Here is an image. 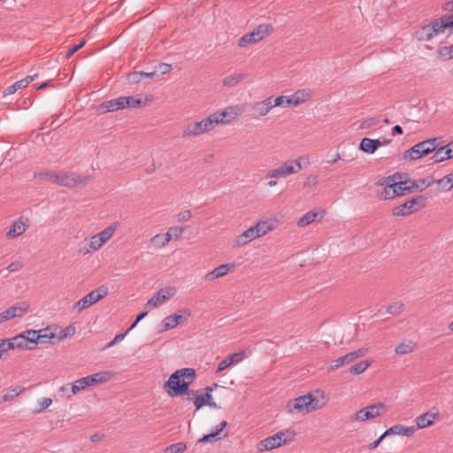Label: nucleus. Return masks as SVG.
<instances>
[{
  "mask_svg": "<svg viewBox=\"0 0 453 453\" xmlns=\"http://www.w3.org/2000/svg\"><path fill=\"white\" fill-rule=\"evenodd\" d=\"M437 56L441 60H449L453 58V44L450 46L440 47L437 50Z\"/></svg>",
  "mask_w": 453,
  "mask_h": 453,
  "instance_id": "a19ab883",
  "label": "nucleus"
},
{
  "mask_svg": "<svg viewBox=\"0 0 453 453\" xmlns=\"http://www.w3.org/2000/svg\"><path fill=\"white\" fill-rule=\"evenodd\" d=\"M386 411V406L382 403L370 404L355 413L351 418L352 422H364L367 419L373 418L381 415Z\"/></svg>",
  "mask_w": 453,
  "mask_h": 453,
  "instance_id": "9d476101",
  "label": "nucleus"
},
{
  "mask_svg": "<svg viewBox=\"0 0 453 453\" xmlns=\"http://www.w3.org/2000/svg\"><path fill=\"white\" fill-rule=\"evenodd\" d=\"M216 122L211 114L200 121L189 122L183 127L181 135L183 138L197 137L214 129Z\"/></svg>",
  "mask_w": 453,
  "mask_h": 453,
  "instance_id": "20e7f679",
  "label": "nucleus"
},
{
  "mask_svg": "<svg viewBox=\"0 0 453 453\" xmlns=\"http://www.w3.org/2000/svg\"><path fill=\"white\" fill-rule=\"evenodd\" d=\"M309 96L304 90H298L290 96H280L273 98V105L276 107L297 106L304 103Z\"/></svg>",
  "mask_w": 453,
  "mask_h": 453,
  "instance_id": "f8f14e48",
  "label": "nucleus"
},
{
  "mask_svg": "<svg viewBox=\"0 0 453 453\" xmlns=\"http://www.w3.org/2000/svg\"><path fill=\"white\" fill-rule=\"evenodd\" d=\"M29 304L27 302L19 303L13 306H11L4 311L0 313V324L14 318L22 317L27 312Z\"/></svg>",
  "mask_w": 453,
  "mask_h": 453,
  "instance_id": "4468645a",
  "label": "nucleus"
},
{
  "mask_svg": "<svg viewBox=\"0 0 453 453\" xmlns=\"http://www.w3.org/2000/svg\"><path fill=\"white\" fill-rule=\"evenodd\" d=\"M71 391L74 395L89 387L88 381L87 380L86 377L77 380L73 384H71Z\"/></svg>",
  "mask_w": 453,
  "mask_h": 453,
  "instance_id": "37998d69",
  "label": "nucleus"
},
{
  "mask_svg": "<svg viewBox=\"0 0 453 453\" xmlns=\"http://www.w3.org/2000/svg\"><path fill=\"white\" fill-rule=\"evenodd\" d=\"M183 231L184 227L182 226H172L169 228L166 234L170 235V240H172L173 236L175 239H178L182 234Z\"/></svg>",
  "mask_w": 453,
  "mask_h": 453,
  "instance_id": "13d9d810",
  "label": "nucleus"
},
{
  "mask_svg": "<svg viewBox=\"0 0 453 453\" xmlns=\"http://www.w3.org/2000/svg\"><path fill=\"white\" fill-rule=\"evenodd\" d=\"M244 111L243 106L234 105L226 108L224 111H216L211 114L212 119L217 120L216 126L219 124H225L241 116Z\"/></svg>",
  "mask_w": 453,
  "mask_h": 453,
  "instance_id": "ddd939ff",
  "label": "nucleus"
},
{
  "mask_svg": "<svg viewBox=\"0 0 453 453\" xmlns=\"http://www.w3.org/2000/svg\"><path fill=\"white\" fill-rule=\"evenodd\" d=\"M14 349L10 339L0 340V359L3 357V355L10 350Z\"/></svg>",
  "mask_w": 453,
  "mask_h": 453,
  "instance_id": "603ef678",
  "label": "nucleus"
},
{
  "mask_svg": "<svg viewBox=\"0 0 453 453\" xmlns=\"http://www.w3.org/2000/svg\"><path fill=\"white\" fill-rule=\"evenodd\" d=\"M108 295V288L105 286H100L95 290H92L78 302H76L73 307V310L81 313L83 310L90 307L91 305L96 303L103 298H104Z\"/></svg>",
  "mask_w": 453,
  "mask_h": 453,
  "instance_id": "0eeeda50",
  "label": "nucleus"
},
{
  "mask_svg": "<svg viewBox=\"0 0 453 453\" xmlns=\"http://www.w3.org/2000/svg\"><path fill=\"white\" fill-rule=\"evenodd\" d=\"M395 196H397V193H395V188H394V186L384 188V190L381 193V197L383 199H392Z\"/></svg>",
  "mask_w": 453,
  "mask_h": 453,
  "instance_id": "4d7b16f0",
  "label": "nucleus"
},
{
  "mask_svg": "<svg viewBox=\"0 0 453 453\" xmlns=\"http://www.w3.org/2000/svg\"><path fill=\"white\" fill-rule=\"evenodd\" d=\"M425 206V198L423 196H418L417 198H412L399 206H396L393 209L394 216H407L415 211H418L421 208Z\"/></svg>",
  "mask_w": 453,
  "mask_h": 453,
  "instance_id": "9b49d317",
  "label": "nucleus"
},
{
  "mask_svg": "<svg viewBox=\"0 0 453 453\" xmlns=\"http://www.w3.org/2000/svg\"><path fill=\"white\" fill-rule=\"evenodd\" d=\"M227 426L226 421H222L217 430L215 432H212L209 434L203 435L199 441L200 442H212L216 440V437L220 434V433L223 431V429Z\"/></svg>",
  "mask_w": 453,
  "mask_h": 453,
  "instance_id": "f704fd0d",
  "label": "nucleus"
},
{
  "mask_svg": "<svg viewBox=\"0 0 453 453\" xmlns=\"http://www.w3.org/2000/svg\"><path fill=\"white\" fill-rule=\"evenodd\" d=\"M326 404L325 395L322 391L316 390L296 398L291 399L287 403L289 413L307 414L323 408Z\"/></svg>",
  "mask_w": 453,
  "mask_h": 453,
  "instance_id": "f03ea898",
  "label": "nucleus"
},
{
  "mask_svg": "<svg viewBox=\"0 0 453 453\" xmlns=\"http://www.w3.org/2000/svg\"><path fill=\"white\" fill-rule=\"evenodd\" d=\"M71 384H65L64 386H62L59 390H58V394L61 397L63 398H65L67 400L71 399V397L74 395L72 391H71Z\"/></svg>",
  "mask_w": 453,
  "mask_h": 453,
  "instance_id": "864d4df0",
  "label": "nucleus"
},
{
  "mask_svg": "<svg viewBox=\"0 0 453 453\" xmlns=\"http://www.w3.org/2000/svg\"><path fill=\"white\" fill-rule=\"evenodd\" d=\"M367 353L368 349L366 348H361L357 350L349 352L345 356L334 360L331 364L330 368L331 370H336L346 364H349L359 357H365Z\"/></svg>",
  "mask_w": 453,
  "mask_h": 453,
  "instance_id": "f3484780",
  "label": "nucleus"
},
{
  "mask_svg": "<svg viewBox=\"0 0 453 453\" xmlns=\"http://www.w3.org/2000/svg\"><path fill=\"white\" fill-rule=\"evenodd\" d=\"M51 175H58V173L53 172H40V173H35V179H42V180H48L53 183V179L50 177Z\"/></svg>",
  "mask_w": 453,
  "mask_h": 453,
  "instance_id": "bf43d9fd",
  "label": "nucleus"
},
{
  "mask_svg": "<svg viewBox=\"0 0 453 453\" xmlns=\"http://www.w3.org/2000/svg\"><path fill=\"white\" fill-rule=\"evenodd\" d=\"M23 267V263L21 261H14L12 263H11L8 266H7V270L10 272V273H14V272H17L19 270H20L21 268Z\"/></svg>",
  "mask_w": 453,
  "mask_h": 453,
  "instance_id": "338daca9",
  "label": "nucleus"
},
{
  "mask_svg": "<svg viewBox=\"0 0 453 453\" xmlns=\"http://www.w3.org/2000/svg\"><path fill=\"white\" fill-rule=\"evenodd\" d=\"M273 30L271 24H260L250 33L245 34L238 41L239 47H245L248 44L256 43L268 36Z\"/></svg>",
  "mask_w": 453,
  "mask_h": 453,
  "instance_id": "6e6552de",
  "label": "nucleus"
},
{
  "mask_svg": "<svg viewBox=\"0 0 453 453\" xmlns=\"http://www.w3.org/2000/svg\"><path fill=\"white\" fill-rule=\"evenodd\" d=\"M245 357V352L243 350L236 352L229 356L227 358L232 361V365L241 362Z\"/></svg>",
  "mask_w": 453,
  "mask_h": 453,
  "instance_id": "052dcab7",
  "label": "nucleus"
},
{
  "mask_svg": "<svg viewBox=\"0 0 453 453\" xmlns=\"http://www.w3.org/2000/svg\"><path fill=\"white\" fill-rule=\"evenodd\" d=\"M440 417V413L439 412H431V411H427L426 413H423L419 416H418L416 418H415V422H416V425H417V428H426V427H428V426H431L434 422V419H437L439 418Z\"/></svg>",
  "mask_w": 453,
  "mask_h": 453,
  "instance_id": "4be33fe9",
  "label": "nucleus"
},
{
  "mask_svg": "<svg viewBox=\"0 0 453 453\" xmlns=\"http://www.w3.org/2000/svg\"><path fill=\"white\" fill-rule=\"evenodd\" d=\"M53 183H58L66 188H74L77 186H85L89 180L88 176H80L75 173L60 172L58 175H51Z\"/></svg>",
  "mask_w": 453,
  "mask_h": 453,
  "instance_id": "1a4fd4ad",
  "label": "nucleus"
},
{
  "mask_svg": "<svg viewBox=\"0 0 453 453\" xmlns=\"http://www.w3.org/2000/svg\"><path fill=\"white\" fill-rule=\"evenodd\" d=\"M181 319H182L181 315H178V314H173V315L165 317L162 322V327H163L162 330L167 331V330L174 328L177 325H179L180 323Z\"/></svg>",
  "mask_w": 453,
  "mask_h": 453,
  "instance_id": "bb28decb",
  "label": "nucleus"
},
{
  "mask_svg": "<svg viewBox=\"0 0 453 453\" xmlns=\"http://www.w3.org/2000/svg\"><path fill=\"white\" fill-rule=\"evenodd\" d=\"M109 378H110V373L108 372H97L93 375L86 377L87 380L88 381L89 386L105 382L109 380Z\"/></svg>",
  "mask_w": 453,
  "mask_h": 453,
  "instance_id": "2f4dec72",
  "label": "nucleus"
},
{
  "mask_svg": "<svg viewBox=\"0 0 453 453\" xmlns=\"http://www.w3.org/2000/svg\"><path fill=\"white\" fill-rule=\"evenodd\" d=\"M246 78L245 73H231L229 75H226L223 81L222 84L224 87L226 88H233L237 86L242 81H243Z\"/></svg>",
  "mask_w": 453,
  "mask_h": 453,
  "instance_id": "a878e982",
  "label": "nucleus"
},
{
  "mask_svg": "<svg viewBox=\"0 0 453 453\" xmlns=\"http://www.w3.org/2000/svg\"><path fill=\"white\" fill-rule=\"evenodd\" d=\"M319 179L317 175H309L303 182V187H314L318 184Z\"/></svg>",
  "mask_w": 453,
  "mask_h": 453,
  "instance_id": "e2e57ef3",
  "label": "nucleus"
},
{
  "mask_svg": "<svg viewBox=\"0 0 453 453\" xmlns=\"http://www.w3.org/2000/svg\"><path fill=\"white\" fill-rule=\"evenodd\" d=\"M276 107L273 105V97L270 96L265 100L257 102L251 105V118L254 119H260L268 114V112Z\"/></svg>",
  "mask_w": 453,
  "mask_h": 453,
  "instance_id": "2eb2a0df",
  "label": "nucleus"
},
{
  "mask_svg": "<svg viewBox=\"0 0 453 453\" xmlns=\"http://www.w3.org/2000/svg\"><path fill=\"white\" fill-rule=\"evenodd\" d=\"M259 237L254 226L239 234L234 241V246L242 247Z\"/></svg>",
  "mask_w": 453,
  "mask_h": 453,
  "instance_id": "aec40b11",
  "label": "nucleus"
},
{
  "mask_svg": "<svg viewBox=\"0 0 453 453\" xmlns=\"http://www.w3.org/2000/svg\"><path fill=\"white\" fill-rule=\"evenodd\" d=\"M418 143L412 146L410 150L404 152L403 157L405 159L409 158L411 160H416L420 158L423 156H426L424 149H418Z\"/></svg>",
  "mask_w": 453,
  "mask_h": 453,
  "instance_id": "473e14b6",
  "label": "nucleus"
},
{
  "mask_svg": "<svg viewBox=\"0 0 453 453\" xmlns=\"http://www.w3.org/2000/svg\"><path fill=\"white\" fill-rule=\"evenodd\" d=\"M104 245V242L96 236V234L92 235L88 241V249L82 250L84 255L88 254L92 251L99 250Z\"/></svg>",
  "mask_w": 453,
  "mask_h": 453,
  "instance_id": "7c9ffc66",
  "label": "nucleus"
},
{
  "mask_svg": "<svg viewBox=\"0 0 453 453\" xmlns=\"http://www.w3.org/2000/svg\"><path fill=\"white\" fill-rule=\"evenodd\" d=\"M52 403V400L49 397H44L38 401V408H35L33 411L34 414H39L42 412L45 409L49 408Z\"/></svg>",
  "mask_w": 453,
  "mask_h": 453,
  "instance_id": "8fccbe9b",
  "label": "nucleus"
},
{
  "mask_svg": "<svg viewBox=\"0 0 453 453\" xmlns=\"http://www.w3.org/2000/svg\"><path fill=\"white\" fill-rule=\"evenodd\" d=\"M446 28H449L446 19L441 18L418 29L415 32V37L418 41H429L440 33H442Z\"/></svg>",
  "mask_w": 453,
  "mask_h": 453,
  "instance_id": "39448f33",
  "label": "nucleus"
},
{
  "mask_svg": "<svg viewBox=\"0 0 453 453\" xmlns=\"http://www.w3.org/2000/svg\"><path fill=\"white\" fill-rule=\"evenodd\" d=\"M318 217V212H315L313 211H310L307 213H305L302 218L299 219L297 221V226L299 227H304L311 223L316 221Z\"/></svg>",
  "mask_w": 453,
  "mask_h": 453,
  "instance_id": "c9c22d12",
  "label": "nucleus"
},
{
  "mask_svg": "<svg viewBox=\"0 0 453 453\" xmlns=\"http://www.w3.org/2000/svg\"><path fill=\"white\" fill-rule=\"evenodd\" d=\"M404 304L403 302L398 301L389 304L387 307V312L392 315H398L403 312Z\"/></svg>",
  "mask_w": 453,
  "mask_h": 453,
  "instance_id": "49530a36",
  "label": "nucleus"
},
{
  "mask_svg": "<svg viewBox=\"0 0 453 453\" xmlns=\"http://www.w3.org/2000/svg\"><path fill=\"white\" fill-rule=\"evenodd\" d=\"M257 234H259V237L265 235L267 233L272 231L274 228V225L269 221H261L254 226Z\"/></svg>",
  "mask_w": 453,
  "mask_h": 453,
  "instance_id": "58836bf2",
  "label": "nucleus"
},
{
  "mask_svg": "<svg viewBox=\"0 0 453 453\" xmlns=\"http://www.w3.org/2000/svg\"><path fill=\"white\" fill-rule=\"evenodd\" d=\"M119 227V222H113L110 226H108L106 228L96 234V236H99V238L104 242L105 244L107 242H109L117 229Z\"/></svg>",
  "mask_w": 453,
  "mask_h": 453,
  "instance_id": "393cba45",
  "label": "nucleus"
},
{
  "mask_svg": "<svg viewBox=\"0 0 453 453\" xmlns=\"http://www.w3.org/2000/svg\"><path fill=\"white\" fill-rule=\"evenodd\" d=\"M119 109H124L123 99L120 97L104 102L97 106V112L100 114H104Z\"/></svg>",
  "mask_w": 453,
  "mask_h": 453,
  "instance_id": "5701e85b",
  "label": "nucleus"
},
{
  "mask_svg": "<svg viewBox=\"0 0 453 453\" xmlns=\"http://www.w3.org/2000/svg\"><path fill=\"white\" fill-rule=\"evenodd\" d=\"M406 184H408L407 180L403 181L401 179H397L395 180V186H394V188H395V193H397V196H403L407 193V189H403Z\"/></svg>",
  "mask_w": 453,
  "mask_h": 453,
  "instance_id": "6e6d98bb",
  "label": "nucleus"
},
{
  "mask_svg": "<svg viewBox=\"0 0 453 453\" xmlns=\"http://www.w3.org/2000/svg\"><path fill=\"white\" fill-rule=\"evenodd\" d=\"M296 432L290 429L280 431L275 434L269 436L257 444L258 452H264L277 449L294 441Z\"/></svg>",
  "mask_w": 453,
  "mask_h": 453,
  "instance_id": "7ed1b4c3",
  "label": "nucleus"
},
{
  "mask_svg": "<svg viewBox=\"0 0 453 453\" xmlns=\"http://www.w3.org/2000/svg\"><path fill=\"white\" fill-rule=\"evenodd\" d=\"M397 179H401L399 173L388 177H383L379 180L378 184L380 186H384L385 188H388V186H395V180Z\"/></svg>",
  "mask_w": 453,
  "mask_h": 453,
  "instance_id": "09e8293b",
  "label": "nucleus"
},
{
  "mask_svg": "<svg viewBox=\"0 0 453 453\" xmlns=\"http://www.w3.org/2000/svg\"><path fill=\"white\" fill-rule=\"evenodd\" d=\"M378 122H379V120L377 119L370 118V119L363 120L360 127L361 128H370V127L375 126Z\"/></svg>",
  "mask_w": 453,
  "mask_h": 453,
  "instance_id": "69168bd1",
  "label": "nucleus"
},
{
  "mask_svg": "<svg viewBox=\"0 0 453 453\" xmlns=\"http://www.w3.org/2000/svg\"><path fill=\"white\" fill-rule=\"evenodd\" d=\"M29 222V219L24 216L15 219L6 233V237L12 239L22 235L28 229Z\"/></svg>",
  "mask_w": 453,
  "mask_h": 453,
  "instance_id": "a211bd4d",
  "label": "nucleus"
},
{
  "mask_svg": "<svg viewBox=\"0 0 453 453\" xmlns=\"http://www.w3.org/2000/svg\"><path fill=\"white\" fill-rule=\"evenodd\" d=\"M76 328L73 325H69L65 328H61L58 334H56V338L58 342H61L68 336H72L75 334Z\"/></svg>",
  "mask_w": 453,
  "mask_h": 453,
  "instance_id": "c03bdc74",
  "label": "nucleus"
},
{
  "mask_svg": "<svg viewBox=\"0 0 453 453\" xmlns=\"http://www.w3.org/2000/svg\"><path fill=\"white\" fill-rule=\"evenodd\" d=\"M86 43V41L85 40H82L80 43L78 44H75L74 46H73L71 49L68 50V51L66 52V56L65 58H71V56H73L76 51H78L80 49H81Z\"/></svg>",
  "mask_w": 453,
  "mask_h": 453,
  "instance_id": "0e129e2a",
  "label": "nucleus"
},
{
  "mask_svg": "<svg viewBox=\"0 0 453 453\" xmlns=\"http://www.w3.org/2000/svg\"><path fill=\"white\" fill-rule=\"evenodd\" d=\"M301 159L302 157L297 159H288L283 162L277 168L269 170L265 177L270 179H280L296 173L303 168L300 162Z\"/></svg>",
  "mask_w": 453,
  "mask_h": 453,
  "instance_id": "423d86ee",
  "label": "nucleus"
},
{
  "mask_svg": "<svg viewBox=\"0 0 453 453\" xmlns=\"http://www.w3.org/2000/svg\"><path fill=\"white\" fill-rule=\"evenodd\" d=\"M359 149L365 153L372 154L376 151L374 147L373 139L363 138L359 144Z\"/></svg>",
  "mask_w": 453,
  "mask_h": 453,
  "instance_id": "79ce46f5",
  "label": "nucleus"
},
{
  "mask_svg": "<svg viewBox=\"0 0 453 453\" xmlns=\"http://www.w3.org/2000/svg\"><path fill=\"white\" fill-rule=\"evenodd\" d=\"M187 449L184 442H177L168 446L165 449V453H183Z\"/></svg>",
  "mask_w": 453,
  "mask_h": 453,
  "instance_id": "3c124183",
  "label": "nucleus"
},
{
  "mask_svg": "<svg viewBox=\"0 0 453 453\" xmlns=\"http://www.w3.org/2000/svg\"><path fill=\"white\" fill-rule=\"evenodd\" d=\"M25 390L24 387L17 386L12 388H9L6 393L0 397V404L6 402H11L15 397L19 395Z\"/></svg>",
  "mask_w": 453,
  "mask_h": 453,
  "instance_id": "c756f323",
  "label": "nucleus"
},
{
  "mask_svg": "<svg viewBox=\"0 0 453 453\" xmlns=\"http://www.w3.org/2000/svg\"><path fill=\"white\" fill-rule=\"evenodd\" d=\"M453 157V141L445 146L437 147L431 159L434 163H440Z\"/></svg>",
  "mask_w": 453,
  "mask_h": 453,
  "instance_id": "6ab92c4d",
  "label": "nucleus"
},
{
  "mask_svg": "<svg viewBox=\"0 0 453 453\" xmlns=\"http://www.w3.org/2000/svg\"><path fill=\"white\" fill-rule=\"evenodd\" d=\"M55 337L56 334L49 327L38 331V343H50Z\"/></svg>",
  "mask_w": 453,
  "mask_h": 453,
  "instance_id": "e433bc0d",
  "label": "nucleus"
},
{
  "mask_svg": "<svg viewBox=\"0 0 453 453\" xmlns=\"http://www.w3.org/2000/svg\"><path fill=\"white\" fill-rule=\"evenodd\" d=\"M415 431V426H404L403 425L397 424L386 430L384 433V436L397 434L410 437L413 435Z\"/></svg>",
  "mask_w": 453,
  "mask_h": 453,
  "instance_id": "b1692460",
  "label": "nucleus"
},
{
  "mask_svg": "<svg viewBox=\"0 0 453 453\" xmlns=\"http://www.w3.org/2000/svg\"><path fill=\"white\" fill-rule=\"evenodd\" d=\"M234 269V265L233 264H223L216 268H214L212 271L209 272L205 274L204 279L205 280L211 281L216 279H219L220 277H223L226 275L230 271H233Z\"/></svg>",
  "mask_w": 453,
  "mask_h": 453,
  "instance_id": "412c9836",
  "label": "nucleus"
},
{
  "mask_svg": "<svg viewBox=\"0 0 453 453\" xmlns=\"http://www.w3.org/2000/svg\"><path fill=\"white\" fill-rule=\"evenodd\" d=\"M196 372L192 368H183L174 372L165 383L164 388H166L167 394L172 396H179L185 394L195 395L194 398H188L193 401L196 410L203 405H207L209 401L212 399V395L208 392L198 394L197 391L189 390L188 386L193 382Z\"/></svg>",
  "mask_w": 453,
  "mask_h": 453,
  "instance_id": "f257e3e1",
  "label": "nucleus"
},
{
  "mask_svg": "<svg viewBox=\"0 0 453 453\" xmlns=\"http://www.w3.org/2000/svg\"><path fill=\"white\" fill-rule=\"evenodd\" d=\"M232 365V361L227 357L222 360L217 368V372H220Z\"/></svg>",
  "mask_w": 453,
  "mask_h": 453,
  "instance_id": "774afa93",
  "label": "nucleus"
},
{
  "mask_svg": "<svg viewBox=\"0 0 453 453\" xmlns=\"http://www.w3.org/2000/svg\"><path fill=\"white\" fill-rule=\"evenodd\" d=\"M176 294L174 287L159 289L146 303L147 306L157 308Z\"/></svg>",
  "mask_w": 453,
  "mask_h": 453,
  "instance_id": "dca6fc26",
  "label": "nucleus"
},
{
  "mask_svg": "<svg viewBox=\"0 0 453 453\" xmlns=\"http://www.w3.org/2000/svg\"><path fill=\"white\" fill-rule=\"evenodd\" d=\"M177 220L179 222H184L188 221L192 218V212L190 210H186L183 211H180L179 214H177Z\"/></svg>",
  "mask_w": 453,
  "mask_h": 453,
  "instance_id": "680f3d73",
  "label": "nucleus"
},
{
  "mask_svg": "<svg viewBox=\"0 0 453 453\" xmlns=\"http://www.w3.org/2000/svg\"><path fill=\"white\" fill-rule=\"evenodd\" d=\"M23 334H25V338L27 340V344L38 343V331L27 330Z\"/></svg>",
  "mask_w": 453,
  "mask_h": 453,
  "instance_id": "5fc2aeb1",
  "label": "nucleus"
},
{
  "mask_svg": "<svg viewBox=\"0 0 453 453\" xmlns=\"http://www.w3.org/2000/svg\"><path fill=\"white\" fill-rule=\"evenodd\" d=\"M123 99L124 108L132 107L137 108L141 105L142 101L139 98H135L134 96H120Z\"/></svg>",
  "mask_w": 453,
  "mask_h": 453,
  "instance_id": "de8ad7c7",
  "label": "nucleus"
},
{
  "mask_svg": "<svg viewBox=\"0 0 453 453\" xmlns=\"http://www.w3.org/2000/svg\"><path fill=\"white\" fill-rule=\"evenodd\" d=\"M170 235L165 234H158L150 239V243L157 248H163L170 242Z\"/></svg>",
  "mask_w": 453,
  "mask_h": 453,
  "instance_id": "72a5a7b5",
  "label": "nucleus"
},
{
  "mask_svg": "<svg viewBox=\"0 0 453 453\" xmlns=\"http://www.w3.org/2000/svg\"><path fill=\"white\" fill-rule=\"evenodd\" d=\"M12 344L13 346V349H30L31 347L27 344V340L25 338V334H20L19 335H16L12 338H10Z\"/></svg>",
  "mask_w": 453,
  "mask_h": 453,
  "instance_id": "4c0bfd02",
  "label": "nucleus"
},
{
  "mask_svg": "<svg viewBox=\"0 0 453 453\" xmlns=\"http://www.w3.org/2000/svg\"><path fill=\"white\" fill-rule=\"evenodd\" d=\"M371 361L363 360L349 367V371L351 374H361L371 365Z\"/></svg>",
  "mask_w": 453,
  "mask_h": 453,
  "instance_id": "ea45409f",
  "label": "nucleus"
},
{
  "mask_svg": "<svg viewBox=\"0 0 453 453\" xmlns=\"http://www.w3.org/2000/svg\"><path fill=\"white\" fill-rule=\"evenodd\" d=\"M439 139L438 138H431L420 142L418 143V149H424L425 153L427 155L433 151H435L437 147H439Z\"/></svg>",
  "mask_w": 453,
  "mask_h": 453,
  "instance_id": "cd10ccee",
  "label": "nucleus"
},
{
  "mask_svg": "<svg viewBox=\"0 0 453 453\" xmlns=\"http://www.w3.org/2000/svg\"><path fill=\"white\" fill-rule=\"evenodd\" d=\"M438 185L444 191H449L453 188V173H449L437 181Z\"/></svg>",
  "mask_w": 453,
  "mask_h": 453,
  "instance_id": "a18cd8bd",
  "label": "nucleus"
},
{
  "mask_svg": "<svg viewBox=\"0 0 453 453\" xmlns=\"http://www.w3.org/2000/svg\"><path fill=\"white\" fill-rule=\"evenodd\" d=\"M415 348L416 343L413 341L407 340L398 344L395 349V352L397 355H406L414 351Z\"/></svg>",
  "mask_w": 453,
  "mask_h": 453,
  "instance_id": "c85d7f7f",
  "label": "nucleus"
}]
</instances>
